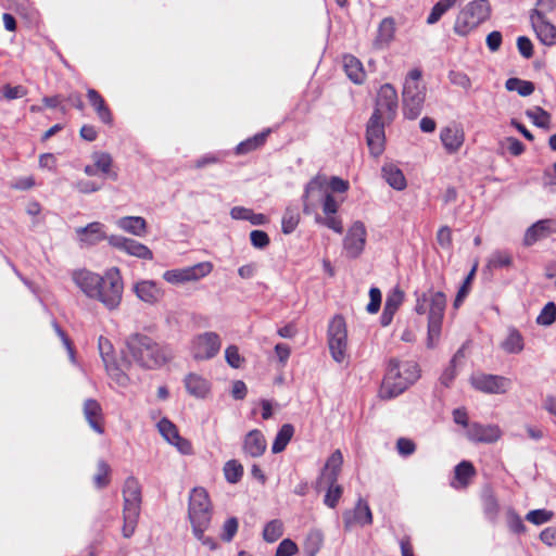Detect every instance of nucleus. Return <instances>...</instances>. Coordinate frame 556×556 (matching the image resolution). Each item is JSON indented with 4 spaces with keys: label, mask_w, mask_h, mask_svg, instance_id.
Here are the masks:
<instances>
[{
    "label": "nucleus",
    "mask_w": 556,
    "mask_h": 556,
    "mask_svg": "<svg viewBox=\"0 0 556 556\" xmlns=\"http://www.w3.org/2000/svg\"><path fill=\"white\" fill-rule=\"evenodd\" d=\"M404 299V293L395 289L393 290L386 300L384 307L396 313Z\"/></svg>",
    "instance_id": "56"
},
{
    "label": "nucleus",
    "mask_w": 556,
    "mask_h": 556,
    "mask_svg": "<svg viewBox=\"0 0 556 556\" xmlns=\"http://www.w3.org/2000/svg\"><path fill=\"white\" fill-rule=\"evenodd\" d=\"M526 115L532 121V123L540 128H548L551 123V115L540 106H535L532 110H528Z\"/></svg>",
    "instance_id": "46"
},
{
    "label": "nucleus",
    "mask_w": 556,
    "mask_h": 556,
    "mask_svg": "<svg viewBox=\"0 0 556 556\" xmlns=\"http://www.w3.org/2000/svg\"><path fill=\"white\" fill-rule=\"evenodd\" d=\"M483 511L488 519L494 521L497 517L500 506L492 492H485L482 496Z\"/></svg>",
    "instance_id": "45"
},
{
    "label": "nucleus",
    "mask_w": 556,
    "mask_h": 556,
    "mask_svg": "<svg viewBox=\"0 0 556 556\" xmlns=\"http://www.w3.org/2000/svg\"><path fill=\"white\" fill-rule=\"evenodd\" d=\"M343 464V456L340 450H336L327 459L326 465L321 471L319 479L316 482V488L321 489L324 481H337L341 467Z\"/></svg>",
    "instance_id": "26"
},
{
    "label": "nucleus",
    "mask_w": 556,
    "mask_h": 556,
    "mask_svg": "<svg viewBox=\"0 0 556 556\" xmlns=\"http://www.w3.org/2000/svg\"><path fill=\"white\" fill-rule=\"evenodd\" d=\"M343 520L346 528L357 523L359 526L371 525L372 514L368 504L359 498L353 511L343 514Z\"/></svg>",
    "instance_id": "27"
},
{
    "label": "nucleus",
    "mask_w": 556,
    "mask_h": 556,
    "mask_svg": "<svg viewBox=\"0 0 556 556\" xmlns=\"http://www.w3.org/2000/svg\"><path fill=\"white\" fill-rule=\"evenodd\" d=\"M382 177L387 184L395 190L406 188V179L403 172L393 163H387L382 166Z\"/></svg>",
    "instance_id": "34"
},
{
    "label": "nucleus",
    "mask_w": 556,
    "mask_h": 556,
    "mask_svg": "<svg viewBox=\"0 0 556 556\" xmlns=\"http://www.w3.org/2000/svg\"><path fill=\"white\" fill-rule=\"evenodd\" d=\"M511 264V256L504 251H495L489 258V266L491 268L508 267Z\"/></svg>",
    "instance_id": "51"
},
{
    "label": "nucleus",
    "mask_w": 556,
    "mask_h": 556,
    "mask_svg": "<svg viewBox=\"0 0 556 556\" xmlns=\"http://www.w3.org/2000/svg\"><path fill=\"white\" fill-rule=\"evenodd\" d=\"M302 202L304 214H315L316 224L339 235L343 232L342 219L337 215L340 202L329 192L327 175L317 174L305 185Z\"/></svg>",
    "instance_id": "2"
},
{
    "label": "nucleus",
    "mask_w": 556,
    "mask_h": 556,
    "mask_svg": "<svg viewBox=\"0 0 556 556\" xmlns=\"http://www.w3.org/2000/svg\"><path fill=\"white\" fill-rule=\"evenodd\" d=\"M440 139L448 153H455L464 143V130L458 125H448L441 129Z\"/></svg>",
    "instance_id": "25"
},
{
    "label": "nucleus",
    "mask_w": 556,
    "mask_h": 556,
    "mask_svg": "<svg viewBox=\"0 0 556 556\" xmlns=\"http://www.w3.org/2000/svg\"><path fill=\"white\" fill-rule=\"evenodd\" d=\"M323 545V534L317 531H311L305 540L304 552L306 556H315Z\"/></svg>",
    "instance_id": "44"
},
{
    "label": "nucleus",
    "mask_w": 556,
    "mask_h": 556,
    "mask_svg": "<svg viewBox=\"0 0 556 556\" xmlns=\"http://www.w3.org/2000/svg\"><path fill=\"white\" fill-rule=\"evenodd\" d=\"M116 226L132 236L144 237L147 233V222L141 216H124L116 220Z\"/></svg>",
    "instance_id": "30"
},
{
    "label": "nucleus",
    "mask_w": 556,
    "mask_h": 556,
    "mask_svg": "<svg viewBox=\"0 0 556 556\" xmlns=\"http://www.w3.org/2000/svg\"><path fill=\"white\" fill-rule=\"evenodd\" d=\"M505 87L508 91H516L522 97L530 96L534 91L533 83L516 77L508 78L505 83Z\"/></svg>",
    "instance_id": "39"
},
{
    "label": "nucleus",
    "mask_w": 556,
    "mask_h": 556,
    "mask_svg": "<svg viewBox=\"0 0 556 556\" xmlns=\"http://www.w3.org/2000/svg\"><path fill=\"white\" fill-rule=\"evenodd\" d=\"M87 98L100 121L104 124L111 125L113 122L112 113L102 96L97 90L90 88L87 90Z\"/></svg>",
    "instance_id": "32"
},
{
    "label": "nucleus",
    "mask_w": 556,
    "mask_h": 556,
    "mask_svg": "<svg viewBox=\"0 0 556 556\" xmlns=\"http://www.w3.org/2000/svg\"><path fill=\"white\" fill-rule=\"evenodd\" d=\"M126 346L132 359L147 369H155L174 357L173 350L168 345L155 342L152 338L134 333L126 340Z\"/></svg>",
    "instance_id": "3"
},
{
    "label": "nucleus",
    "mask_w": 556,
    "mask_h": 556,
    "mask_svg": "<svg viewBox=\"0 0 556 556\" xmlns=\"http://www.w3.org/2000/svg\"><path fill=\"white\" fill-rule=\"evenodd\" d=\"M517 48L519 53L526 59H530L533 55V45L526 36L518 37Z\"/></svg>",
    "instance_id": "63"
},
{
    "label": "nucleus",
    "mask_w": 556,
    "mask_h": 556,
    "mask_svg": "<svg viewBox=\"0 0 556 556\" xmlns=\"http://www.w3.org/2000/svg\"><path fill=\"white\" fill-rule=\"evenodd\" d=\"M92 159L94 161V165L98 170H100L103 174H109L110 168L112 166V157L109 153L105 152H96L92 155Z\"/></svg>",
    "instance_id": "52"
},
{
    "label": "nucleus",
    "mask_w": 556,
    "mask_h": 556,
    "mask_svg": "<svg viewBox=\"0 0 556 556\" xmlns=\"http://www.w3.org/2000/svg\"><path fill=\"white\" fill-rule=\"evenodd\" d=\"M556 319V305L554 302L545 304L540 315L536 318V323L542 326H549Z\"/></svg>",
    "instance_id": "50"
},
{
    "label": "nucleus",
    "mask_w": 556,
    "mask_h": 556,
    "mask_svg": "<svg viewBox=\"0 0 556 556\" xmlns=\"http://www.w3.org/2000/svg\"><path fill=\"white\" fill-rule=\"evenodd\" d=\"M466 435L471 442L491 444L500 440L502 431L496 425L472 422L468 427Z\"/></svg>",
    "instance_id": "18"
},
{
    "label": "nucleus",
    "mask_w": 556,
    "mask_h": 556,
    "mask_svg": "<svg viewBox=\"0 0 556 556\" xmlns=\"http://www.w3.org/2000/svg\"><path fill=\"white\" fill-rule=\"evenodd\" d=\"M458 0H440L431 9L430 14L427 17V24L433 25L440 21L442 15L453 8Z\"/></svg>",
    "instance_id": "42"
},
{
    "label": "nucleus",
    "mask_w": 556,
    "mask_h": 556,
    "mask_svg": "<svg viewBox=\"0 0 556 556\" xmlns=\"http://www.w3.org/2000/svg\"><path fill=\"white\" fill-rule=\"evenodd\" d=\"M491 13L488 0H473L469 2L456 16L454 31L459 36H467L480 24L486 21Z\"/></svg>",
    "instance_id": "9"
},
{
    "label": "nucleus",
    "mask_w": 556,
    "mask_h": 556,
    "mask_svg": "<svg viewBox=\"0 0 556 556\" xmlns=\"http://www.w3.org/2000/svg\"><path fill=\"white\" fill-rule=\"evenodd\" d=\"M161 435L182 454L191 453V444L179 435L177 427L167 418H162L157 424Z\"/></svg>",
    "instance_id": "22"
},
{
    "label": "nucleus",
    "mask_w": 556,
    "mask_h": 556,
    "mask_svg": "<svg viewBox=\"0 0 556 556\" xmlns=\"http://www.w3.org/2000/svg\"><path fill=\"white\" fill-rule=\"evenodd\" d=\"M84 415L89 424V426L92 428L93 431L97 433H103V427H102V408L101 405L93 399H88L84 403Z\"/></svg>",
    "instance_id": "31"
},
{
    "label": "nucleus",
    "mask_w": 556,
    "mask_h": 556,
    "mask_svg": "<svg viewBox=\"0 0 556 556\" xmlns=\"http://www.w3.org/2000/svg\"><path fill=\"white\" fill-rule=\"evenodd\" d=\"M426 99V87L421 83V72L412 70L404 80L402 101L403 113L408 119H416L422 111Z\"/></svg>",
    "instance_id": "7"
},
{
    "label": "nucleus",
    "mask_w": 556,
    "mask_h": 556,
    "mask_svg": "<svg viewBox=\"0 0 556 556\" xmlns=\"http://www.w3.org/2000/svg\"><path fill=\"white\" fill-rule=\"evenodd\" d=\"M476 269H477V265H475L472 267V269L470 270V273L467 275V277L465 278L464 280V283L462 285V287L459 288L457 294H456V298L454 300V307H458L464 299L466 298V295L468 294V291H469V286L471 283V280L475 276V273H476Z\"/></svg>",
    "instance_id": "53"
},
{
    "label": "nucleus",
    "mask_w": 556,
    "mask_h": 556,
    "mask_svg": "<svg viewBox=\"0 0 556 556\" xmlns=\"http://www.w3.org/2000/svg\"><path fill=\"white\" fill-rule=\"evenodd\" d=\"M123 536L130 538L138 525L141 511V485L134 477H128L123 486Z\"/></svg>",
    "instance_id": "6"
},
{
    "label": "nucleus",
    "mask_w": 556,
    "mask_h": 556,
    "mask_svg": "<svg viewBox=\"0 0 556 556\" xmlns=\"http://www.w3.org/2000/svg\"><path fill=\"white\" fill-rule=\"evenodd\" d=\"M530 20L539 40L543 45L552 46L556 42V27L544 17L541 10H533Z\"/></svg>",
    "instance_id": "20"
},
{
    "label": "nucleus",
    "mask_w": 556,
    "mask_h": 556,
    "mask_svg": "<svg viewBox=\"0 0 556 556\" xmlns=\"http://www.w3.org/2000/svg\"><path fill=\"white\" fill-rule=\"evenodd\" d=\"M266 447L267 442L261 430L253 429L244 435L242 450L247 456L253 458L261 457L265 453Z\"/></svg>",
    "instance_id": "23"
},
{
    "label": "nucleus",
    "mask_w": 556,
    "mask_h": 556,
    "mask_svg": "<svg viewBox=\"0 0 556 556\" xmlns=\"http://www.w3.org/2000/svg\"><path fill=\"white\" fill-rule=\"evenodd\" d=\"M72 280L88 299L99 301L109 311L118 308L122 303L124 281L117 267L106 269L103 275L76 269Z\"/></svg>",
    "instance_id": "1"
},
{
    "label": "nucleus",
    "mask_w": 556,
    "mask_h": 556,
    "mask_svg": "<svg viewBox=\"0 0 556 556\" xmlns=\"http://www.w3.org/2000/svg\"><path fill=\"white\" fill-rule=\"evenodd\" d=\"M110 466L104 462H98L97 473L93 477V482L97 488L102 489L106 486L110 482Z\"/></svg>",
    "instance_id": "49"
},
{
    "label": "nucleus",
    "mask_w": 556,
    "mask_h": 556,
    "mask_svg": "<svg viewBox=\"0 0 556 556\" xmlns=\"http://www.w3.org/2000/svg\"><path fill=\"white\" fill-rule=\"evenodd\" d=\"M370 301L366 306V309L369 314H376L381 305V292L378 288H371L369 290Z\"/></svg>",
    "instance_id": "62"
},
{
    "label": "nucleus",
    "mask_w": 556,
    "mask_h": 556,
    "mask_svg": "<svg viewBox=\"0 0 556 556\" xmlns=\"http://www.w3.org/2000/svg\"><path fill=\"white\" fill-rule=\"evenodd\" d=\"M525 348L522 334L515 327H509L506 338L501 342V349L508 354H519Z\"/></svg>",
    "instance_id": "35"
},
{
    "label": "nucleus",
    "mask_w": 556,
    "mask_h": 556,
    "mask_svg": "<svg viewBox=\"0 0 556 556\" xmlns=\"http://www.w3.org/2000/svg\"><path fill=\"white\" fill-rule=\"evenodd\" d=\"M343 66L348 77L354 84H362L365 79V72L362 62L354 55H344Z\"/></svg>",
    "instance_id": "36"
},
{
    "label": "nucleus",
    "mask_w": 556,
    "mask_h": 556,
    "mask_svg": "<svg viewBox=\"0 0 556 556\" xmlns=\"http://www.w3.org/2000/svg\"><path fill=\"white\" fill-rule=\"evenodd\" d=\"M327 184H329V192L344 193L349 190L350 184L348 180H344L338 176L328 177Z\"/></svg>",
    "instance_id": "55"
},
{
    "label": "nucleus",
    "mask_w": 556,
    "mask_h": 556,
    "mask_svg": "<svg viewBox=\"0 0 556 556\" xmlns=\"http://www.w3.org/2000/svg\"><path fill=\"white\" fill-rule=\"evenodd\" d=\"M132 291L136 296L148 305H155L162 301L164 290L154 280H140L134 283Z\"/></svg>",
    "instance_id": "19"
},
{
    "label": "nucleus",
    "mask_w": 556,
    "mask_h": 556,
    "mask_svg": "<svg viewBox=\"0 0 556 556\" xmlns=\"http://www.w3.org/2000/svg\"><path fill=\"white\" fill-rule=\"evenodd\" d=\"M282 533H283L282 522L280 520L275 519V520L269 521L265 526L264 531H263V536H264L265 541L273 543V542L277 541L278 539H280Z\"/></svg>",
    "instance_id": "47"
},
{
    "label": "nucleus",
    "mask_w": 556,
    "mask_h": 556,
    "mask_svg": "<svg viewBox=\"0 0 556 556\" xmlns=\"http://www.w3.org/2000/svg\"><path fill=\"white\" fill-rule=\"evenodd\" d=\"M445 308L446 296L443 292L429 289L417 294L415 312L419 315L428 313L427 346L430 349L434 348L440 339Z\"/></svg>",
    "instance_id": "5"
},
{
    "label": "nucleus",
    "mask_w": 556,
    "mask_h": 556,
    "mask_svg": "<svg viewBox=\"0 0 556 556\" xmlns=\"http://www.w3.org/2000/svg\"><path fill=\"white\" fill-rule=\"evenodd\" d=\"M225 358L229 366L232 368H240L242 358L239 354V350L235 345H229L225 351Z\"/></svg>",
    "instance_id": "60"
},
{
    "label": "nucleus",
    "mask_w": 556,
    "mask_h": 556,
    "mask_svg": "<svg viewBox=\"0 0 556 556\" xmlns=\"http://www.w3.org/2000/svg\"><path fill=\"white\" fill-rule=\"evenodd\" d=\"M475 473L473 465L468 460H463L454 469V481H452L451 485L454 489H465Z\"/></svg>",
    "instance_id": "33"
},
{
    "label": "nucleus",
    "mask_w": 556,
    "mask_h": 556,
    "mask_svg": "<svg viewBox=\"0 0 556 556\" xmlns=\"http://www.w3.org/2000/svg\"><path fill=\"white\" fill-rule=\"evenodd\" d=\"M328 345L332 358L342 363L346 357L348 332L345 320L342 316H334L328 327Z\"/></svg>",
    "instance_id": "11"
},
{
    "label": "nucleus",
    "mask_w": 556,
    "mask_h": 556,
    "mask_svg": "<svg viewBox=\"0 0 556 556\" xmlns=\"http://www.w3.org/2000/svg\"><path fill=\"white\" fill-rule=\"evenodd\" d=\"M300 222V214L296 210L287 207L282 220L281 230L285 235H289L295 230Z\"/></svg>",
    "instance_id": "43"
},
{
    "label": "nucleus",
    "mask_w": 556,
    "mask_h": 556,
    "mask_svg": "<svg viewBox=\"0 0 556 556\" xmlns=\"http://www.w3.org/2000/svg\"><path fill=\"white\" fill-rule=\"evenodd\" d=\"M185 387L187 392L197 397L204 399L211 390L210 382L198 374H189L185 378Z\"/></svg>",
    "instance_id": "29"
},
{
    "label": "nucleus",
    "mask_w": 556,
    "mask_h": 556,
    "mask_svg": "<svg viewBox=\"0 0 556 556\" xmlns=\"http://www.w3.org/2000/svg\"><path fill=\"white\" fill-rule=\"evenodd\" d=\"M448 79L453 85L459 86L464 89H469L471 87L470 78L463 72L451 71L448 73Z\"/></svg>",
    "instance_id": "58"
},
{
    "label": "nucleus",
    "mask_w": 556,
    "mask_h": 556,
    "mask_svg": "<svg viewBox=\"0 0 556 556\" xmlns=\"http://www.w3.org/2000/svg\"><path fill=\"white\" fill-rule=\"evenodd\" d=\"M554 513L547 509H533L526 515V520L535 525L541 526L552 520Z\"/></svg>",
    "instance_id": "48"
},
{
    "label": "nucleus",
    "mask_w": 556,
    "mask_h": 556,
    "mask_svg": "<svg viewBox=\"0 0 556 556\" xmlns=\"http://www.w3.org/2000/svg\"><path fill=\"white\" fill-rule=\"evenodd\" d=\"M327 486V492L324 498L325 505L330 508H334L342 495V486L337 481H324L323 486Z\"/></svg>",
    "instance_id": "41"
},
{
    "label": "nucleus",
    "mask_w": 556,
    "mask_h": 556,
    "mask_svg": "<svg viewBox=\"0 0 556 556\" xmlns=\"http://www.w3.org/2000/svg\"><path fill=\"white\" fill-rule=\"evenodd\" d=\"M224 476L227 482L235 484L239 482L243 476V466L236 459H230L225 463Z\"/></svg>",
    "instance_id": "40"
},
{
    "label": "nucleus",
    "mask_w": 556,
    "mask_h": 556,
    "mask_svg": "<svg viewBox=\"0 0 556 556\" xmlns=\"http://www.w3.org/2000/svg\"><path fill=\"white\" fill-rule=\"evenodd\" d=\"M296 552V544L290 539H285L279 543L275 556H292Z\"/></svg>",
    "instance_id": "61"
},
{
    "label": "nucleus",
    "mask_w": 556,
    "mask_h": 556,
    "mask_svg": "<svg viewBox=\"0 0 556 556\" xmlns=\"http://www.w3.org/2000/svg\"><path fill=\"white\" fill-rule=\"evenodd\" d=\"M3 97L7 100H15L23 98L27 94V89L24 86L17 85V86H11L5 85L2 88Z\"/></svg>",
    "instance_id": "57"
},
{
    "label": "nucleus",
    "mask_w": 556,
    "mask_h": 556,
    "mask_svg": "<svg viewBox=\"0 0 556 556\" xmlns=\"http://www.w3.org/2000/svg\"><path fill=\"white\" fill-rule=\"evenodd\" d=\"M471 386L486 394H504L511 386L510 379L491 374H475L470 378Z\"/></svg>",
    "instance_id": "13"
},
{
    "label": "nucleus",
    "mask_w": 556,
    "mask_h": 556,
    "mask_svg": "<svg viewBox=\"0 0 556 556\" xmlns=\"http://www.w3.org/2000/svg\"><path fill=\"white\" fill-rule=\"evenodd\" d=\"M556 233V219L546 218L540 219L532 224L525 233L523 244L531 247L539 240L545 239L548 236Z\"/></svg>",
    "instance_id": "21"
},
{
    "label": "nucleus",
    "mask_w": 556,
    "mask_h": 556,
    "mask_svg": "<svg viewBox=\"0 0 556 556\" xmlns=\"http://www.w3.org/2000/svg\"><path fill=\"white\" fill-rule=\"evenodd\" d=\"M220 348L219 334L214 331H205L191 339L189 351L195 361H208L219 353Z\"/></svg>",
    "instance_id": "10"
},
{
    "label": "nucleus",
    "mask_w": 556,
    "mask_h": 556,
    "mask_svg": "<svg viewBox=\"0 0 556 556\" xmlns=\"http://www.w3.org/2000/svg\"><path fill=\"white\" fill-rule=\"evenodd\" d=\"M384 117L379 114H372L368 121L366 129V139L370 153L374 156H379L384 150Z\"/></svg>",
    "instance_id": "15"
},
{
    "label": "nucleus",
    "mask_w": 556,
    "mask_h": 556,
    "mask_svg": "<svg viewBox=\"0 0 556 556\" xmlns=\"http://www.w3.org/2000/svg\"><path fill=\"white\" fill-rule=\"evenodd\" d=\"M76 233L83 245H94L109 238L105 235L104 225L99 222H92L85 227L77 228Z\"/></svg>",
    "instance_id": "24"
},
{
    "label": "nucleus",
    "mask_w": 556,
    "mask_h": 556,
    "mask_svg": "<svg viewBox=\"0 0 556 556\" xmlns=\"http://www.w3.org/2000/svg\"><path fill=\"white\" fill-rule=\"evenodd\" d=\"M395 21L393 17H384L378 26L372 46L377 50H383L390 46L395 36Z\"/></svg>",
    "instance_id": "28"
},
{
    "label": "nucleus",
    "mask_w": 556,
    "mask_h": 556,
    "mask_svg": "<svg viewBox=\"0 0 556 556\" xmlns=\"http://www.w3.org/2000/svg\"><path fill=\"white\" fill-rule=\"evenodd\" d=\"M293 434L294 427L291 424L282 425L273 442L271 452L274 454L282 452L287 447L288 443L291 441Z\"/></svg>",
    "instance_id": "38"
},
{
    "label": "nucleus",
    "mask_w": 556,
    "mask_h": 556,
    "mask_svg": "<svg viewBox=\"0 0 556 556\" xmlns=\"http://www.w3.org/2000/svg\"><path fill=\"white\" fill-rule=\"evenodd\" d=\"M269 134H270V129L268 128L264 131H261V132L254 135L253 137L248 138L247 140L240 142L236 147V154H238V155L247 154L249 152H252V151L261 148L266 142V139Z\"/></svg>",
    "instance_id": "37"
},
{
    "label": "nucleus",
    "mask_w": 556,
    "mask_h": 556,
    "mask_svg": "<svg viewBox=\"0 0 556 556\" xmlns=\"http://www.w3.org/2000/svg\"><path fill=\"white\" fill-rule=\"evenodd\" d=\"M188 517L197 539L203 538L211 523L212 507L207 492L203 488H194L189 496Z\"/></svg>",
    "instance_id": "8"
},
{
    "label": "nucleus",
    "mask_w": 556,
    "mask_h": 556,
    "mask_svg": "<svg viewBox=\"0 0 556 556\" xmlns=\"http://www.w3.org/2000/svg\"><path fill=\"white\" fill-rule=\"evenodd\" d=\"M399 105L397 92L391 84H384L380 87L376 100V108L372 114H379L387 121H392L396 114Z\"/></svg>",
    "instance_id": "14"
},
{
    "label": "nucleus",
    "mask_w": 556,
    "mask_h": 556,
    "mask_svg": "<svg viewBox=\"0 0 556 556\" xmlns=\"http://www.w3.org/2000/svg\"><path fill=\"white\" fill-rule=\"evenodd\" d=\"M366 235V228L362 222L356 220L352 224L343 240V248L349 257L356 258L362 254Z\"/></svg>",
    "instance_id": "16"
},
{
    "label": "nucleus",
    "mask_w": 556,
    "mask_h": 556,
    "mask_svg": "<svg viewBox=\"0 0 556 556\" xmlns=\"http://www.w3.org/2000/svg\"><path fill=\"white\" fill-rule=\"evenodd\" d=\"M420 377V369L414 361L391 359L384 375L379 395L383 400H391L402 394Z\"/></svg>",
    "instance_id": "4"
},
{
    "label": "nucleus",
    "mask_w": 556,
    "mask_h": 556,
    "mask_svg": "<svg viewBox=\"0 0 556 556\" xmlns=\"http://www.w3.org/2000/svg\"><path fill=\"white\" fill-rule=\"evenodd\" d=\"M212 269L213 265L210 262H202L193 266L166 270L163 279L173 285L197 281L207 276Z\"/></svg>",
    "instance_id": "12"
},
{
    "label": "nucleus",
    "mask_w": 556,
    "mask_h": 556,
    "mask_svg": "<svg viewBox=\"0 0 556 556\" xmlns=\"http://www.w3.org/2000/svg\"><path fill=\"white\" fill-rule=\"evenodd\" d=\"M250 241L255 249L260 250L267 248L270 242L268 235L263 230H252L250 232Z\"/></svg>",
    "instance_id": "54"
},
{
    "label": "nucleus",
    "mask_w": 556,
    "mask_h": 556,
    "mask_svg": "<svg viewBox=\"0 0 556 556\" xmlns=\"http://www.w3.org/2000/svg\"><path fill=\"white\" fill-rule=\"evenodd\" d=\"M463 355H464V352H463V348H462L453 356V358L451 361V366L448 368H446L444 370V372L442 374L441 381L443 384L448 386L453 381V379L455 378V375H456L455 374V363H456L457 358Z\"/></svg>",
    "instance_id": "59"
},
{
    "label": "nucleus",
    "mask_w": 556,
    "mask_h": 556,
    "mask_svg": "<svg viewBox=\"0 0 556 556\" xmlns=\"http://www.w3.org/2000/svg\"><path fill=\"white\" fill-rule=\"evenodd\" d=\"M108 243L111 247L127 253L128 255L147 261H151L153 258L152 251L147 245L134 239L118 235H111L108 238Z\"/></svg>",
    "instance_id": "17"
},
{
    "label": "nucleus",
    "mask_w": 556,
    "mask_h": 556,
    "mask_svg": "<svg viewBox=\"0 0 556 556\" xmlns=\"http://www.w3.org/2000/svg\"><path fill=\"white\" fill-rule=\"evenodd\" d=\"M238 530V521L236 518H229L225 521L223 527L222 538L226 542H230Z\"/></svg>",
    "instance_id": "64"
}]
</instances>
